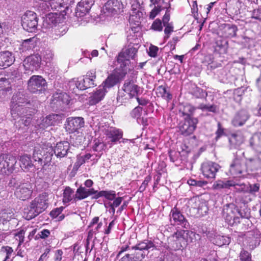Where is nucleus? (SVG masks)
<instances>
[{
    "mask_svg": "<svg viewBox=\"0 0 261 261\" xmlns=\"http://www.w3.org/2000/svg\"><path fill=\"white\" fill-rule=\"evenodd\" d=\"M222 217L225 222L231 226L242 223L241 228L246 230L251 223L249 220L250 214L249 210H239L233 203L224 205L222 212Z\"/></svg>",
    "mask_w": 261,
    "mask_h": 261,
    "instance_id": "nucleus-1",
    "label": "nucleus"
},
{
    "mask_svg": "<svg viewBox=\"0 0 261 261\" xmlns=\"http://www.w3.org/2000/svg\"><path fill=\"white\" fill-rule=\"evenodd\" d=\"M199 238V234L188 230H177L172 236V247L179 250L186 247L188 243H193Z\"/></svg>",
    "mask_w": 261,
    "mask_h": 261,
    "instance_id": "nucleus-2",
    "label": "nucleus"
},
{
    "mask_svg": "<svg viewBox=\"0 0 261 261\" xmlns=\"http://www.w3.org/2000/svg\"><path fill=\"white\" fill-rule=\"evenodd\" d=\"M48 198L46 193H43L36 197L30 203L29 206L24 209L25 218L31 220L44 211L48 206Z\"/></svg>",
    "mask_w": 261,
    "mask_h": 261,
    "instance_id": "nucleus-3",
    "label": "nucleus"
},
{
    "mask_svg": "<svg viewBox=\"0 0 261 261\" xmlns=\"http://www.w3.org/2000/svg\"><path fill=\"white\" fill-rule=\"evenodd\" d=\"M155 247L153 242L148 240H144L132 247L133 249L138 251H136L134 254H126L121 259L122 261H141L146 255L144 250H153Z\"/></svg>",
    "mask_w": 261,
    "mask_h": 261,
    "instance_id": "nucleus-4",
    "label": "nucleus"
},
{
    "mask_svg": "<svg viewBox=\"0 0 261 261\" xmlns=\"http://www.w3.org/2000/svg\"><path fill=\"white\" fill-rule=\"evenodd\" d=\"M138 50L135 47H130L120 52L118 57L117 61L120 64V69L123 71V76H125L127 71L130 70V59H135Z\"/></svg>",
    "mask_w": 261,
    "mask_h": 261,
    "instance_id": "nucleus-5",
    "label": "nucleus"
},
{
    "mask_svg": "<svg viewBox=\"0 0 261 261\" xmlns=\"http://www.w3.org/2000/svg\"><path fill=\"white\" fill-rule=\"evenodd\" d=\"M54 154L53 148L51 146L48 147H35L33 154V159L34 162H38L39 164L44 166L51 162Z\"/></svg>",
    "mask_w": 261,
    "mask_h": 261,
    "instance_id": "nucleus-6",
    "label": "nucleus"
},
{
    "mask_svg": "<svg viewBox=\"0 0 261 261\" xmlns=\"http://www.w3.org/2000/svg\"><path fill=\"white\" fill-rule=\"evenodd\" d=\"M27 103V99L20 93L13 95L11 105V113L14 120L19 115L23 114L27 111V108L24 107V104Z\"/></svg>",
    "mask_w": 261,
    "mask_h": 261,
    "instance_id": "nucleus-7",
    "label": "nucleus"
},
{
    "mask_svg": "<svg viewBox=\"0 0 261 261\" xmlns=\"http://www.w3.org/2000/svg\"><path fill=\"white\" fill-rule=\"evenodd\" d=\"M47 87L46 80L41 75H33L28 81V89L33 93H42L46 91Z\"/></svg>",
    "mask_w": 261,
    "mask_h": 261,
    "instance_id": "nucleus-8",
    "label": "nucleus"
},
{
    "mask_svg": "<svg viewBox=\"0 0 261 261\" xmlns=\"http://www.w3.org/2000/svg\"><path fill=\"white\" fill-rule=\"evenodd\" d=\"M71 2L72 0H51L49 2H42L39 5V8L43 13L48 12L50 9L64 12Z\"/></svg>",
    "mask_w": 261,
    "mask_h": 261,
    "instance_id": "nucleus-9",
    "label": "nucleus"
},
{
    "mask_svg": "<svg viewBox=\"0 0 261 261\" xmlns=\"http://www.w3.org/2000/svg\"><path fill=\"white\" fill-rule=\"evenodd\" d=\"M21 25L28 32H35L38 26V18L35 13L28 11L21 16Z\"/></svg>",
    "mask_w": 261,
    "mask_h": 261,
    "instance_id": "nucleus-10",
    "label": "nucleus"
},
{
    "mask_svg": "<svg viewBox=\"0 0 261 261\" xmlns=\"http://www.w3.org/2000/svg\"><path fill=\"white\" fill-rule=\"evenodd\" d=\"M260 236L261 233L257 229L246 232L244 234V245L250 250L254 249L260 244Z\"/></svg>",
    "mask_w": 261,
    "mask_h": 261,
    "instance_id": "nucleus-11",
    "label": "nucleus"
},
{
    "mask_svg": "<svg viewBox=\"0 0 261 261\" xmlns=\"http://www.w3.org/2000/svg\"><path fill=\"white\" fill-rule=\"evenodd\" d=\"M171 225H180L185 228H188L189 223L181 213L176 207L172 208L169 214Z\"/></svg>",
    "mask_w": 261,
    "mask_h": 261,
    "instance_id": "nucleus-12",
    "label": "nucleus"
},
{
    "mask_svg": "<svg viewBox=\"0 0 261 261\" xmlns=\"http://www.w3.org/2000/svg\"><path fill=\"white\" fill-rule=\"evenodd\" d=\"M220 166L213 162H205L202 164L201 170L203 175L207 178L214 179L216 173L220 169Z\"/></svg>",
    "mask_w": 261,
    "mask_h": 261,
    "instance_id": "nucleus-13",
    "label": "nucleus"
},
{
    "mask_svg": "<svg viewBox=\"0 0 261 261\" xmlns=\"http://www.w3.org/2000/svg\"><path fill=\"white\" fill-rule=\"evenodd\" d=\"M197 123V119H184L179 125L180 133L185 136L190 135L196 128Z\"/></svg>",
    "mask_w": 261,
    "mask_h": 261,
    "instance_id": "nucleus-14",
    "label": "nucleus"
},
{
    "mask_svg": "<svg viewBox=\"0 0 261 261\" xmlns=\"http://www.w3.org/2000/svg\"><path fill=\"white\" fill-rule=\"evenodd\" d=\"M123 71L110 74L100 85L102 89L108 92L112 88L120 82L125 76H123Z\"/></svg>",
    "mask_w": 261,
    "mask_h": 261,
    "instance_id": "nucleus-15",
    "label": "nucleus"
},
{
    "mask_svg": "<svg viewBox=\"0 0 261 261\" xmlns=\"http://www.w3.org/2000/svg\"><path fill=\"white\" fill-rule=\"evenodd\" d=\"M41 58L38 54L27 57L23 61V65L25 70L33 71L38 69L41 65Z\"/></svg>",
    "mask_w": 261,
    "mask_h": 261,
    "instance_id": "nucleus-16",
    "label": "nucleus"
},
{
    "mask_svg": "<svg viewBox=\"0 0 261 261\" xmlns=\"http://www.w3.org/2000/svg\"><path fill=\"white\" fill-rule=\"evenodd\" d=\"M96 79V72L94 71H90L83 77L79 78V82L81 83L80 89L84 90L86 89L94 87L96 86L95 83Z\"/></svg>",
    "mask_w": 261,
    "mask_h": 261,
    "instance_id": "nucleus-17",
    "label": "nucleus"
},
{
    "mask_svg": "<svg viewBox=\"0 0 261 261\" xmlns=\"http://www.w3.org/2000/svg\"><path fill=\"white\" fill-rule=\"evenodd\" d=\"M140 87L136 84V81L133 78L126 80L123 85L122 90L129 94L133 98L137 96Z\"/></svg>",
    "mask_w": 261,
    "mask_h": 261,
    "instance_id": "nucleus-18",
    "label": "nucleus"
},
{
    "mask_svg": "<svg viewBox=\"0 0 261 261\" xmlns=\"http://www.w3.org/2000/svg\"><path fill=\"white\" fill-rule=\"evenodd\" d=\"M94 3V0H81L76 6V16L82 17L85 16L89 13Z\"/></svg>",
    "mask_w": 261,
    "mask_h": 261,
    "instance_id": "nucleus-19",
    "label": "nucleus"
},
{
    "mask_svg": "<svg viewBox=\"0 0 261 261\" xmlns=\"http://www.w3.org/2000/svg\"><path fill=\"white\" fill-rule=\"evenodd\" d=\"M66 122V128L69 133L76 132L84 125V120L82 117L68 118Z\"/></svg>",
    "mask_w": 261,
    "mask_h": 261,
    "instance_id": "nucleus-20",
    "label": "nucleus"
},
{
    "mask_svg": "<svg viewBox=\"0 0 261 261\" xmlns=\"http://www.w3.org/2000/svg\"><path fill=\"white\" fill-rule=\"evenodd\" d=\"M249 117L250 115L247 111L242 109L236 113L231 120V123L234 126H242Z\"/></svg>",
    "mask_w": 261,
    "mask_h": 261,
    "instance_id": "nucleus-21",
    "label": "nucleus"
},
{
    "mask_svg": "<svg viewBox=\"0 0 261 261\" xmlns=\"http://www.w3.org/2000/svg\"><path fill=\"white\" fill-rule=\"evenodd\" d=\"M31 186L29 184L25 183L19 186L16 188L15 194L16 197L20 200H25L29 198L32 194Z\"/></svg>",
    "mask_w": 261,
    "mask_h": 261,
    "instance_id": "nucleus-22",
    "label": "nucleus"
},
{
    "mask_svg": "<svg viewBox=\"0 0 261 261\" xmlns=\"http://www.w3.org/2000/svg\"><path fill=\"white\" fill-rule=\"evenodd\" d=\"M132 12L129 18L130 25H140L141 20L143 18V12L141 11L140 5L138 4L132 5Z\"/></svg>",
    "mask_w": 261,
    "mask_h": 261,
    "instance_id": "nucleus-23",
    "label": "nucleus"
},
{
    "mask_svg": "<svg viewBox=\"0 0 261 261\" xmlns=\"http://www.w3.org/2000/svg\"><path fill=\"white\" fill-rule=\"evenodd\" d=\"M59 117V116L57 114L49 115L45 118H43L40 121L38 122L37 125H35V127L44 129L49 126L54 125L57 123Z\"/></svg>",
    "mask_w": 261,
    "mask_h": 261,
    "instance_id": "nucleus-24",
    "label": "nucleus"
},
{
    "mask_svg": "<svg viewBox=\"0 0 261 261\" xmlns=\"http://www.w3.org/2000/svg\"><path fill=\"white\" fill-rule=\"evenodd\" d=\"M105 134L109 140L108 143L111 145L116 143L123 136V133L121 130L113 127L107 129Z\"/></svg>",
    "mask_w": 261,
    "mask_h": 261,
    "instance_id": "nucleus-25",
    "label": "nucleus"
},
{
    "mask_svg": "<svg viewBox=\"0 0 261 261\" xmlns=\"http://www.w3.org/2000/svg\"><path fill=\"white\" fill-rule=\"evenodd\" d=\"M70 148V144L67 141H61L56 144L53 149L55 155L58 158H64L67 154Z\"/></svg>",
    "mask_w": 261,
    "mask_h": 261,
    "instance_id": "nucleus-26",
    "label": "nucleus"
},
{
    "mask_svg": "<svg viewBox=\"0 0 261 261\" xmlns=\"http://www.w3.org/2000/svg\"><path fill=\"white\" fill-rule=\"evenodd\" d=\"M246 169L244 162L239 159H235L230 165L229 172L230 174L237 176L242 174Z\"/></svg>",
    "mask_w": 261,
    "mask_h": 261,
    "instance_id": "nucleus-27",
    "label": "nucleus"
},
{
    "mask_svg": "<svg viewBox=\"0 0 261 261\" xmlns=\"http://www.w3.org/2000/svg\"><path fill=\"white\" fill-rule=\"evenodd\" d=\"M15 58L11 52L5 51L0 53V69H5L11 66Z\"/></svg>",
    "mask_w": 261,
    "mask_h": 261,
    "instance_id": "nucleus-28",
    "label": "nucleus"
},
{
    "mask_svg": "<svg viewBox=\"0 0 261 261\" xmlns=\"http://www.w3.org/2000/svg\"><path fill=\"white\" fill-rule=\"evenodd\" d=\"M189 206L192 208L196 209L197 213L200 215L206 214L208 211V208L204 203H201L199 199L193 197L188 202Z\"/></svg>",
    "mask_w": 261,
    "mask_h": 261,
    "instance_id": "nucleus-29",
    "label": "nucleus"
},
{
    "mask_svg": "<svg viewBox=\"0 0 261 261\" xmlns=\"http://www.w3.org/2000/svg\"><path fill=\"white\" fill-rule=\"evenodd\" d=\"M18 160L20 162V168L24 172H28L34 167L31 156L29 155L24 154L20 155L18 158Z\"/></svg>",
    "mask_w": 261,
    "mask_h": 261,
    "instance_id": "nucleus-30",
    "label": "nucleus"
},
{
    "mask_svg": "<svg viewBox=\"0 0 261 261\" xmlns=\"http://www.w3.org/2000/svg\"><path fill=\"white\" fill-rule=\"evenodd\" d=\"M259 184H249L248 186L242 185L238 189V191L242 192L244 194H250L255 197V193L259 191Z\"/></svg>",
    "mask_w": 261,
    "mask_h": 261,
    "instance_id": "nucleus-31",
    "label": "nucleus"
},
{
    "mask_svg": "<svg viewBox=\"0 0 261 261\" xmlns=\"http://www.w3.org/2000/svg\"><path fill=\"white\" fill-rule=\"evenodd\" d=\"M107 93L100 85L97 90L90 97L89 102L90 105H94L98 103L103 98Z\"/></svg>",
    "mask_w": 261,
    "mask_h": 261,
    "instance_id": "nucleus-32",
    "label": "nucleus"
},
{
    "mask_svg": "<svg viewBox=\"0 0 261 261\" xmlns=\"http://www.w3.org/2000/svg\"><path fill=\"white\" fill-rule=\"evenodd\" d=\"M238 184L233 180H218L213 185V187L215 190H221L222 189H230L231 187H236Z\"/></svg>",
    "mask_w": 261,
    "mask_h": 261,
    "instance_id": "nucleus-33",
    "label": "nucleus"
},
{
    "mask_svg": "<svg viewBox=\"0 0 261 261\" xmlns=\"http://www.w3.org/2000/svg\"><path fill=\"white\" fill-rule=\"evenodd\" d=\"M219 81L222 83H227L231 81L232 77L227 68L218 69L214 71Z\"/></svg>",
    "mask_w": 261,
    "mask_h": 261,
    "instance_id": "nucleus-34",
    "label": "nucleus"
},
{
    "mask_svg": "<svg viewBox=\"0 0 261 261\" xmlns=\"http://www.w3.org/2000/svg\"><path fill=\"white\" fill-rule=\"evenodd\" d=\"M5 170L4 171L7 174L12 173L15 170V165L17 163L16 158L12 155H6Z\"/></svg>",
    "mask_w": 261,
    "mask_h": 261,
    "instance_id": "nucleus-35",
    "label": "nucleus"
},
{
    "mask_svg": "<svg viewBox=\"0 0 261 261\" xmlns=\"http://www.w3.org/2000/svg\"><path fill=\"white\" fill-rule=\"evenodd\" d=\"M75 193L74 191L69 187H67L64 190L63 193V202L64 204L68 203L70 202H76L75 200Z\"/></svg>",
    "mask_w": 261,
    "mask_h": 261,
    "instance_id": "nucleus-36",
    "label": "nucleus"
},
{
    "mask_svg": "<svg viewBox=\"0 0 261 261\" xmlns=\"http://www.w3.org/2000/svg\"><path fill=\"white\" fill-rule=\"evenodd\" d=\"M196 109L190 104H186L184 106L182 110H180L179 112L184 117V119H196L193 117Z\"/></svg>",
    "mask_w": 261,
    "mask_h": 261,
    "instance_id": "nucleus-37",
    "label": "nucleus"
},
{
    "mask_svg": "<svg viewBox=\"0 0 261 261\" xmlns=\"http://www.w3.org/2000/svg\"><path fill=\"white\" fill-rule=\"evenodd\" d=\"M14 218V213L10 209H5L0 212V222L4 224Z\"/></svg>",
    "mask_w": 261,
    "mask_h": 261,
    "instance_id": "nucleus-38",
    "label": "nucleus"
},
{
    "mask_svg": "<svg viewBox=\"0 0 261 261\" xmlns=\"http://www.w3.org/2000/svg\"><path fill=\"white\" fill-rule=\"evenodd\" d=\"M36 46L35 41L34 38L24 40L20 48L22 52L29 51L32 50Z\"/></svg>",
    "mask_w": 261,
    "mask_h": 261,
    "instance_id": "nucleus-39",
    "label": "nucleus"
},
{
    "mask_svg": "<svg viewBox=\"0 0 261 261\" xmlns=\"http://www.w3.org/2000/svg\"><path fill=\"white\" fill-rule=\"evenodd\" d=\"M162 1L163 3L165 5L164 7H163V9H165L166 10L165 14L162 18V23L163 24V25L173 23L172 22H169L170 19V11L171 10V5L169 3H165L164 0Z\"/></svg>",
    "mask_w": 261,
    "mask_h": 261,
    "instance_id": "nucleus-40",
    "label": "nucleus"
},
{
    "mask_svg": "<svg viewBox=\"0 0 261 261\" xmlns=\"http://www.w3.org/2000/svg\"><path fill=\"white\" fill-rule=\"evenodd\" d=\"M213 243L219 246H222L225 245H228L230 242L229 237L217 235L212 240Z\"/></svg>",
    "mask_w": 261,
    "mask_h": 261,
    "instance_id": "nucleus-41",
    "label": "nucleus"
},
{
    "mask_svg": "<svg viewBox=\"0 0 261 261\" xmlns=\"http://www.w3.org/2000/svg\"><path fill=\"white\" fill-rule=\"evenodd\" d=\"M250 145L253 149L260 151V149H261V133L255 135L251 138Z\"/></svg>",
    "mask_w": 261,
    "mask_h": 261,
    "instance_id": "nucleus-42",
    "label": "nucleus"
},
{
    "mask_svg": "<svg viewBox=\"0 0 261 261\" xmlns=\"http://www.w3.org/2000/svg\"><path fill=\"white\" fill-rule=\"evenodd\" d=\"M156 92L159 96L166 100H171L172 98V95L168 91L166 87L163 85L159 86L156 89Z\"/></svg>",
    "mask_w": 261,
    "mask_h": 261,
    "instance_id": "nucleus-43",
    "label": "nucleus"
},
{
    "mask_svg": "<svg viewBox=\"0 0 261 261\" xmlns=\"http://www.w3.org/2000/svg\"><path fill=\"white\" fill-rule=\"evenodd\" d=\"M88 197V194L87 192V188L85 187L80 186L75 192V197L74 200L78 201L81 200Z\"/></svg>",
    "mask_w": 261,
    "mask_h": 261,
    "instance_id": "nucleus-44",
    "label": "nucleus"
},
{
    "mask_svg": "<svg viewBox=\"0 0 261 261\" xmlns=\"http://www.w3.org/2000/svg\"><path fill=\"white\" fill-rule=\"evenodd\" d=\"M133 98L132 96L129 95V94L125 92V91H119L118 93L117 100L118 102L121 104L126 103L128 100Z\"/></svg>",
    "mask_w": 261,
    "mask_h": 261,
    "instance_id": "nucleus-45",
    "label": "nucleus"
},
{
    "mask_svg": "<svg viewBox=\"0 0 261 261\" xmlns=\"http://www.w3.org/2000/svg\"><path fill=\"white\" fill-rule=\"evenodd\" d=\"M229 141L231 143L235 144L236 146H239L244 142V138L241 135L235 133L232 134Z\"/></svg>",
    "mask_w": 261,
    "mask_h": 261,
    "instance_id": "nucleus-46",
    "label": "nucleus"
},
{
    "mask_svg": "<svg viewBox=\"0 0 261 261\" xmlns=\"http://www.w3.org/2000/svg\"><path fill=\"white\" fill-rule=\"evenodd\" d=\"M225 35L227 37H233L236 36L238 29L235 25L227 24L225 26Z\"/></svg>",
    "mask_w": 261,
    "mask_h": 261,
    "instance_id": "nucleus-47",
    "label": "nucleus"
},
{
    "mask_svg": "<svg viewBox=\"0 0 261 261\" xmlns=\"http://www.w3.org/2000/svg\"><path fill=\"white\" fill-rule=\"evenodd\" d=\"M28 110L27 109V111H25L23 114L19 115L16 118V119H17L19 117H20L21 123L23 124H24V125L25 126H28L31 124V121L32 119V118L31 117V114H29V116H28Z\"/></svg>",
    "mask_w": 261,
    "mask_h": 261,
    "instance_id": "nucleus-48",
    "label": "nucleus"
},
{
    "mask_svg": "<svg viewBox=\"0 0 261 261\" xmlns=\"http://www.w3.org/2000/svg\"><path fill=\"white\" fill-rule=\"evenodd\" d=\"M81 83L79 82V78L73 79L69 82L68 86L70 91L72 93H76V91L80 90V86Z\"/></svg>",
    "mask_w": 261,
    "mask_h": 261,
    "instance_id": "nucleus-49",
    "label": "nucleus"
},
{
    "mask_svg": "<svg viewBox=\"0 0 261 261\" xmlns=\"http://www.w3.org/2000/svg\"><path fill=\"white\" fill-rule=\"evenodd\" d=\"M108 4L112 5L113 9L115 10L116 13L123 9V4L119 0H109L108 1Z\"/></svg>",
    "mask_w": 261,
    "mask_h": 261,
    "instance_id": "nucleus-50",
    "label": "nucleus"
},
{
    "mask_svg": "<svg viewBox=\"0 0 261 261\" xmlns=\"http://www.w3.org/2000/svg\"><path fill=\"white\" fill-rule=\"evenodd\" d=\"M113 7L112 5L108 4V1L106 3L105 6L102 8V11L105 14L106 16H109L116 14L115 10H113Z\"/></svg>",
    "mask_w": 261,
    "mask_h": 261,
    "instance_id": "nucleus-51",
    "label": "nucleus"
},
{
    "mask_svg": "<svg viewBox=\"0 0 261 261\" xmlns=\"http://www.w3.org/2000/svg\"><path fill=\"white\" fill-rule=\"evenodd\" d=\"M163 7H164V6L162 5H158L156 6H154L153 9L151 11V12L149 13V18L151 19H154L156 15H158L160 12L164 10L165 9H163Z\"/></svg>",
    "mask_w": 261,
    "mask_h": 261,
    "instance_id": "nucleus-52",
    "label": "nucleus"
},
{
    "mask_svg": "<svg viewBox=\"0 0 261 261\" xmlns=\"http://www.w3.org/2000/svg\"><path fill=\"white\" fill-rule=\"evenodd\" d=\"M197 108L201 110L202 111H207L213 113L216 111V107L214 105L200 104Z\"/></svg>",
    "mask_w": 261,
    "mask_h": 261,
    "instance_id": "nucleus-53",
    "label": "nucleus"
},
{
    "mask_svg": "<svg viewBox=\"0 0 261 261\" xmlns=\"http://www.w3.org/2000/svg\"><path fill=\"white\" fill-rule=\"evenodd\" d=\"M3 90H11L10 82L6 78H1L0 79V91Z\"/></svg>",
    "mask_w": 261,
    "mask_h": 261,
    "instance_id": "nucleus-54",
    "label": "nucleus"
},
{
    "mask_svg": "<svg viewBox=\"0 0 261 261\" xmlns=\"http://www.w3.org/2000/svg\"><path fill=\"white\" fill-rule=\"evenodd\" d=\"M151 28L155 31H162L163 30L162 20L159 18L156 19L152 23Z\"/></svg>",
    "mask_w": 261,
    "mask_h": 261,
    "instance_id": "nucleus-55",
    "label": "nucleus"
},
{
    "mask_svg": "<svg viewBox=\"0 0 261 261\" xmlns=\"http://www.w3.org/2000/svg\"><path fill=\"white\" fill-rule=\"evenodd\" d=\"M239 257L241 261H252L250 253L244 249L241 251Z\"/></svg>",
    "mask_w": 261,
    "mask_h": 261,
    "instance_id": "nucleus-56",
    "label": "nucleus"
},
{
    "mask_svg": "<svg viewBox=\"0 0 261 261\" xmlns=\"http://www.w3.org/2000/svg\"><path fill=\"white\" fill-rule=\"evenodd\" d=\"M105 144L103 143L99 142L98 140L96 141H95V143L93 146V150L94 151L98 152V154H102V152L99 153L102 151L105 148Z\"/></svg>",
    "mask_w": 261,
    "mask_h": 261,
    "instance_id": "nucleus-57",
    "label": "nucleus"
},
{
    "mask_svg": "<svg viewBox=\"0 0 261 261\" xmlns=\"http://www.w3.org/2000/svg\"><path fill=\"white\" fill-rule=\"evenodd\" d=\"M57 98L59 101H62L63 104L66 105L69 104L70 100L68 95L65 93H60Z\"/></svg>",
    "mask_w": 261,
    "mask_h": 261,
    "instance_id": "nucleus-58",
    "label": "nucleus"
},
{
    "mask_svg": "<svg viewBox=\"0 0 261 261\" xmlns=\"http://www.w3.org/2000/svg\"><path fill=\"white\" fill-rule=\"evenodd\" d=\"M103 197L109 200H113L116 197V193L114 191L103 190Z\"/></svg>",
    "mask_w": 261,
    "mask_h": 261,
    "instance_id": "nucleus-59",
    "label": "nucleus"
},
{
    "mask_svg": "<svg viewBox=\"0 0 261 261\" xmlns=\"http://www.w3.org/2000/svg\"><path fill=\"white\" fill-rule=\"evenodd\" d=\"M151 179V177L150 175H148L145 177L144 180L143 181L141 185L140 186V187L139 188V191L140 192H143L145 190L148 183L150 182Z\"/></svg>",
    "mask_w": 261,
    "mask_h": 261,
    "instance_id": "nucleus-60",
    "label": "nucleus"
},
{
    "mask_svg": "<svg viewBox=\"0 0 261 261\" xmlns=\"http://www.w3.org/2000/svg\"><path fill=\"white\" fill-rule=\"evenodd\" d=\"M142 112V108L140 107H137L133 109V110L130 113V115L133 118H140L139 117L141 116V114Z\"/></svg>",
    "mask_w": 261,
    "mask_h": 261,
    "instance_id": "nucleus-61",
    "label": "nucleus"
},
{
    "mask_svg": "<svg viewBox=\"0 0 261 261\" xmlns=\"http://www.w3.org/2000/svg\"><path fill=\"white\" fill-rule=\"evenodd\" d=\"M101 156V154H91L90 153H87L84 155H83V157L86 162L91 158V160H98Z\"/></svg>",
    "mask_w": 261,
    "mask_h": 261,
    "instance_id": "nucleus-62",
    "label": "nucleus"
},
{
    "mask_svg": "<svg viewBox=\"0 0 261 261\" xmlns=\"http://www.w3.org/2000/svg\"><path fill=\"white\" fill-rule=\"evenodd\" d=\"M159 50V48L154 45H150L149 47L148 55L151 57H155L157 56V53Z\"/></svg>",
    "mask_w": 261,
    "mask_h": 261,
    "instance_id": "nucleus-63",
    "label": "nucleus"
},
{
    "mask_svg": "<svg viewBox=\"0 0 261 261\" xmlns=\"http://www.w3.org/2000/svg\"><path fill=\"white\" fill-rule=\"evenodd\" d=\"M2 251L6 253V256L5 259L10 260L11 255L13 251L12 248L9 246L3 247Z\"/></svg>",
    "mask_w": 261,
    "mask_h": 261,
    "instance_id": "nucleus-64",
    "label": "nucleus"
}]
</instances>
